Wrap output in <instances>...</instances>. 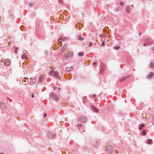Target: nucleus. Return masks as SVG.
<instances>
[{"mask_svg":"<svg viewBox=\"0 0 154 154\" xmlns=\"http://www.w3.org/2000/svg\"><path fill=\"white\" fill-rule=\"evenodd\" d=\"M49 74L51 76L55 77L57 79H59L60 76L57 72H56L54 70H51L49 72Z\"/></svg>","mask_w":154,"mask_h":154,"instance_id":"nucleus-1","label":"nucleus"},{"mask_svg":"<svg viewBox=\"0 0 154 154\" xmlns=\"http://www.w3.org/2000/svg\"><path fill=\"white\" fill-rule=\"evenodd\" d=\"M49 96L50 97L52 98V99L55 101L58 102L59 100V99L57 95L54 92H51L49 94Z\"/></svg>","mask_w":154,"mask_h":154,"instance_id":"nucleus-2","label":"nucleus"},{"mask_svg":"<svg viewBox=\"0 0 154 154\" xmlns=\"http://www.w3.org/2000/svg\"><path fill=\"white\" fill-rule=\"evenodd\" d=\"M87 119L85 116H81L78 119V121L81 122L85 123L87 121Z\"/></svg>","mask_w":154,"mask_h":154,"instance_id":"nucleus-3","label":"nucleus"},{"mask_svg":"<svg viewBox=\"0 0 154 154\" xmlns=\"http://www.w3.org/2000/svg\"><path fill=\"white\" fill-rule=\"evenodd\" d=\"M56 135L55 134H52L50 132H48L47 133V137L49 138H53Z\"/></svg>","mask_w":154,"mask_h":154,"instance_id":"nucleus-4","label":"nucleus"},{"mask_svg":"<svg viewBox=\"0 0 154 154\" xmlns=\"http://www.w3.org/2000/svg\"><path fill=\"white\" fill-rule=\"evenodd\" d=\"M107 153L108 154H110L112 152V148L111 146H108L106 148Z\"/></svg>","mask_w":154,"mask_h":154,"instance_id":"nucleus-5","label":"nucleus"},{"mask_svg":"<svg viewBox=\"0 0 154 154\" xmlns=\"http://www.w3.org/2000/svg\"><path fill=\"white\" fill-rule=\"evenodd\" d=\"M64 56L66 59L72 57V53L69 52L68 53L65 54Z\"/></svg>","mask_w":154,"mask_h":154,"instance_id":"nucleus-6","label":"nucleus"},{"mask_svg":"<svg viewBox=\"0 0 154 154\" xmlns=\"http://www.w3.org/2000/svg\"><path fill=\"white\" fill-rule=\"evenodd\" d=\"M10 60H4V63L5 64V65L7 66H9L10 64Z\"/></svg>","mask_w":154,"mask_h":154,"instance_id":"nucleus-7","label":"nucleus"},{"mask_svg":"<svg viewBox=\"0 0 154 154\" xmlns=\"http://www.w3.org/2000/svg\"><path fill=\"white\" fill-rule=\"evenodd\" d=\"M0 107L2 109L5 110L6 107L5 105V103L3 102H1L0 103Z\"/></svg>","mask_w":154,"mask_h":154,"instance_id":"nucleus-8","label":"nucleus"},{"mask_svg":"<svg viewBox=\"0 0 154 154\" xmlns=\"http://www.w3.org/2000/svg\"><path fill=\"white\" fill-rule=\"evenodd\" d=\"M32 79V78H30V79L31 80ZM36 80H37L36 78H33L32 80H31V81L30 82V83L32 85H33L36 82Z\"/></svg>","mask_w":154,"mask_h":154,"instance_id":"nucleus-9","label":"nucleus"},{"mask_svg":"<svg viewBox=\"0 0 154 154\" xmlns=\"http://www.w3.org/2000/svg\"><path fill=\"white\" fill-rule=\"evenodd\" d=\"M129 77V75H127L125 76H123L122 78L119 80V82H122L124 80H126Z\"/></svg>","mask_w":154,"mask_h":154,"instance_id":"nucleus-10","label":"nucleus"},{"mask_svg":"<svg viewBox=\"0 0 154 154\" xmlns=\"http://www.w3.org/2000/svg\"><path fill=\"white\" fill-rule=\"evenodd\" d=\"M154 75V73L152 72H150L149 74L147 76V78L149 79H150L152 78Z\"/></svg>","mask_w":154,"mask_h":154,"instance_id":"nucleus-11","label":"nucleus"},{"mask_svg":"<svg viewBox=\"0 0 154 154\" xmlns=\"http://www.w3.org/2000/svg\"><path fill=\"white\" fill-rule=\"evenodd\" d=\"M91 109L93 112L95 113L96 112V108L95 106L93 105H91Z\"/></svg>","mask_w":154,"mask_h":154,"instance_id":"nucleus-12","label":"nucleus"},{"mask_svg":"<svg viewBox=\"0 0 154 154\" xmlns=\"http://www.w3.org/2000/svg\"><path fill=\"white\" fill-rule=\"evenodd\" d=\"M84 38L82 37L81 34L79 35L78 37V39L81 41H82L84 39Z\"/></svg>","mask_w":154,"mask_h":154,"instance_id":"nucleus-13","label":"nucleus"},{"mask_svg":"<svg viewBox=\"0 0 154 154\" xmlns=\"http://www.w3.org/2000/svg\"><path fill=\"white\" fill-rule=\"evenodd\" d=\"M73 69V67L72 66H71L70 67H66V70L67 72H70L72 71Z\"/></svg>","mask_w":154,"mask_h":154,"instance_id":"nucleus-14","label":"nucleus"},{"mask_svg":"<svg viewBox=\"0 0 154 154\" xmlns=\"http://www.w3.org/2000/svg\"><path fill=\"white\" fill-rule=\"evenodd\" d=\"M44 79L43 76L42 75H40L38 78L39 82H42Z\"/></svg>","mask_w":154,"mask_h":154,"instance_id":"nucleus-15","label":"nucleus"},{"mask_svg":"<svg viewBox=\"0 0 154 154\" xmlns=\"http://www.w3.org/2000/svg\"><path fill=\"white\" fill-rule=\"evenodd\" d=\"M144 126H145L144 124H140L139 125V129L140 130H142L143 127H144Z\"/></svg>","mask_w":154,"mask_h":154,"instance_id":"nucleus-16","label":"nucleus"},{"mask_svg":"<svg viewBox=\"0 0 154 154\" xmlns=\"http://www.w3.org/2000/svg\"><path fill=\"white\" fill-rule=\"evenodd\" d=\"M27 56L26 54L24 53L22 55L21 58L23 59H25L26 57Z\"/></svg>","mask_w":154,"mask_h":154,"instance_id":"nucleus-17","label":"nucleus"},{"mask_svg":"<svg viewBox=\"0 0 154 154\" xmlns=\"http://www.w3.org/2000/svg\"><path fill=\"white\" fill-rule=\"evenodd\" d=\"M84 55V53L83 52H79L78 53V55L80 57H82Z\"/></svg>","mask_w":154,"mask_h":154,"instance_id":"nucleus-18","label":"nucleus"},{"mask_svg":"<svg viewBox=\"0 0 154 154\" xmlns=\"http://www.w3.org/2000/svg\"><path fill=\"white\" fill-rule=\"evenodd\" d=\"M150 67L151 68H153L154 67V61L152 63H150Z\"/></svg>","mask_w":154,"mask_h":154,"instance_id":"nucleus-19","label":"nucleus"},{"mask_svg":"<svg viewBox=\"0 0 154 154\" xmlns=\"http://www.w3.org/2000/svg\"><path fill=\"white\" fill-rule=\"evenodd\" d=\"M130 11V6H128L127 8V13H129Z\"/></svg>","mask_w":154,"mask_h":154,"instance_id":"nucleus-20","label":"nucleus"},{"mask_svg":"<svg viewBox=\"0 0 154 154\" xmlns=\"http://www.w3.org/2000/svg\"><path fill=\"white\" fill-rule=\"evenodd\" d=\"M152 142V140L150 139H148L147 140V143L149 144H150Z\"/></svg>","mask_w":154,"mask_h":154,"instance_id":"nucleus-21","label":"nucleus"},{"mask_svg":"<svg viewBox=\"0 0 154 154\" xmlns=\"http://www.w3.org/2000/svg\"><path fill=\"white\" fill-rule=\"evenodd\" d=\"M142 134L143 136H145L146 134V132L145 130H143L142 133Z\"/></svg>","mask_w":154,"mask_h":154,"instance_id":"nucleus-22","label":"nucleus"},{"mask_svg":"<svg viewBox=\"0 0 154 154\" xmlns=\"http://www.w3.org/2000/svg\"><path fill=\"white\" fill-rule=\"evenodd\" d=\"M60 40H61L62 41H64L66 39V38H63L62 36H61L60 37Z\"/></svg>","mask_w":154,"mask_h":154,"instance_id":"nucleus-23","label":"nucleus"},{"mask_svg":"<svg viewBox=\"0 0 154 154\" xmlns=\"http://www.w3.org/2000/svg\"><path fill=\"white\" fill-rule=\"evenodd\" d=\"M25 28H26V27L25 26H23V25L21 26L20 27L21 30L22 31L23 30V29H25Z\"/></svg>","mask_w":154,"mask_h":154,"instance_id":"nucleus-24","label":"nucleus"},{"mask_svg":"<svg viewBox=\"0 0 154 154\" xmlns=\"http://www.w3.org/2000/svg\"><path fill=\"white\" fill-rule=\"evenodd\" d=\"M119 48H120L119 47H118V46H115V47H113L114 49H115L116 50H118Z\"/></svg>","mask_w":154,"mask_h":154,"instance_id":"nucleus-25","label":"nucleus"},{"mask_svg":"<svg viewBox=\"0 0 154 154\" xmlns=\"http://www.w3.org/2000/svg\"><path fill=\"white\" fill-rule=\"evenodd\" d=\"M93 44V43L92 42H89V43L88 45V47H91L92 46V45Z\"/></svg>","mask_w":154,"mask_h":154,"instance_id":"nucleus-26","label":"nucleus"},{"mask_svg":"<svg viewBox=\"0 0 154 154\" xmlns=\"http://www.w3.org/2000/svg\"><path fill=\"white\" fill-rule=\"evenodd\" d=\"M31 97L32 98H34L35 97L34 94L33 93H32L31 94Z\"/></svg>","mask_w":154,"mask_h":154,"instance_id":"nucleus-27","label":"nucleus"},{"mask_svg":"<svg viewBox=\"0 0 154 154\" xmlns=\"http://www.w3.org/2000/svg\"><path fill=\"white\" fill-rule=\"evenodd\" d=\"M92 64L93 66H94L96 64V62H94L92 63Z\"/></svg>","mask_w":154,"mask_h":154,"instance_id":"nucleus-28","label":"nucleus"},{"mask_svg":"<svg viewBox=\"0 0 154 154\" xmlns=\"http://www.w3.org/2000/svg\"><path fill=\"white\" fill-rule=\"evenodd\" d=\"M100 74H101V73H102L103 72V70L102 69H100Z\"/></svg>","mask_w":154,"mask_h":154,"instance_id":"nucleus-29","label":"nucleus"},{"mask_svg":"<svg viewBox=\"0 0 154 154\" xmlns=\"http://www.w3.org/2000/svg\"><path fill=\"white\" fill-rule=\"evenodd\" d=\"M102 44L103 46H104L105 45L104 42L103 41L102 43Z\"/></svg>","mask_w":154,"mask_h":154,"instance_id":"nucleus-30","label":"nucleus"},{"mask_svg":"<svg viewBox=\"0 0 154 154\" xmlns=\"http://www.w3.org/2000/svg\"><path fill=\"white\" fill-rule=\"evenodd\" d=\"M124 4V3L123 2H121L120 3V5H121V6H123Z\"/></svg>","mask_w":154,"mask_h":154,"instance_id":"nucleus-31","label":"nucleus"},{"mask_svg":"<svg viewBox=\"0 0 154 154\" xmlns=\"http://www.w3.org/2000/svg\"><path fill=\"white\" fill-rule=\"evenodd\" d=\"M97 107L99 106L100 107V104H98V103H97Z\"/></svg>","mask_w":154,"mask_h":154,"instance_id":"nucleus-32","label":"nucleus"},{"mask_svg":"<svg viewBox=\"0 0 154 154\" xmlns=\"http://www.w3.org/2000/svg\"><path fill=\"white\" fill-rule=\"evenodd\" d=\"M57 88H57V87H54V90H56V89H57Z\"/></svg>","mask_w":154,"mask_h":154,"instance_id":"nucleus-33","label":"nucleus"},{"mask_svg":"<svg viewBox=\"0 0 154 154\" xmlns=\"http://www.w3.org/2000/svg\"><path fill=\"white\" fill-rule=\"evenodd\" d=\"M59 2L60 3H62L63 2V0H59Z\"/></svg>","mask_w":154,"mask_h":154,"instance_id":"nucleus-34","label":"nucleus"},{"mask_svg":"<svg viewBox=\"0 0 154 154\" xmlns=\"http://www.w3.org/2000/svg\"><path fill=\"white\" fill-rule=\"evenodd\" d=\"M47 116L46 113H45L44 115V117H45Z\"/></svg>","mask_w":154,"mask_h":154,"instance_id":"nucleus-35","label":"nucleus"},{"mask_svg":"<svg viewBox=\"0 0 154 154\" xmlns=\"http://www.w3.org/2000/svg\"><path fill=\"white\" fill-rule=\"evenodd\" d=\"M93 97H95L96 96V95L95 94H94L93 95Z\"/></svg>","mask_w":154,"mask_h":154,"instance_id":"nucleus-36","label":"nucleus"},{"mask_svg":"<svg viewBox=\"0 0 154 154\" xmlns=\"http://www.w3.org/2000/svg\"><path fill=\"white\" fill-rule=\"evenodd\" d=\"M152 118H153L152 119H153V122H154V123L153 122H152V123L154 125V116H153Z\"/></svg>","mask_w":154,"mask_h":154,"instance_id":"nucleus-37","label":"nucleus"},{"mask_svg":"<svg viewBox=\"0 0 154 154\" xmlns=\"http://www.w3.org/2000/svg\"><path fill=\"white\" fill-rule=\"evenodd\" d=\"M45 54H46V55L48 54V53H47V51H45Z\"/></svg>","mask_w":154,"mask_h":154,"instance_id":"nucleus-38","label":"nucleus"},{"mask_svg":"<svg viewBox=\"0 0 154 154\" xmlns=\"http://www.w3.org/2000/svg\"><path fill=\"white\" fill-rule=\"evenodd\" d=\"M15 52L16 53H17V50H15Z\"/></svg>","mask_w":154,"mask_h":154,"instance_id":"nucleus-39","label":"nucleus"},{"mask_svg":"<svg viewBox=\"0 0 154 154\" xmlns=\"http://www.w3.org/2000/svg\"><path fill=\"white\" fill-rule=\"evenodd\" d=\"M29 6L31 7L32 6V4H30L29 5Z\"/></svg>","mask_w":154,"mask_h":154,"instance_id":"nucleus-40","label":"nucleus"},{"mask_svg":"<svg viewBox=\"0 0 154 154\" xmlns=\"http://www.w3.org/2000/svg\"><path fill=\"white\" fill-rule=\"evenodd\" d=\"M143 46H146V44L145 43H144L143 45Z\"/></svg>","mask_w":154,"mask_h":154,"instance_id":"nucleus-41","label":"nucleus"},{"mask_svg":"<svg viewBox=\"0 0 154 154\" xmlns=\"http://www.w3.org/2000/svg\"><path fill=\"white\" fill-rule=\"evenodd\" d=\"M57 88L58 89V90H61V88Z\"/></svg>","mask_w":154,"mask_h":154,"instance_id":"nucleus-42","label":"nucleus"},{"mask_svg":"<svg viewBox=\"0 0 154 154\" xmlns=\"http://www.w3.org/2000/svg\"><path fill=\"white\" fill-rule=\"evenodd\" d=\"M116 11H119V9H118V8H117L116 9Z\"/></svg>","mask_w":154,"mask_h":154,"instance_id":"nucleus-43","label":"nucleus"},{"mask_svg":"<svg viewBox=\"0 0 154 154\" xmlns=\"http://www.w3.org/2000/svg\"><path fill=\"white\" fill-rule=\"evenodd\" d=\"M99 110H98V109L97 108V113L99 112Z\"/></svg>","mask_w":154,"mask_h":154,"instance_id":"nucleus-44","label":"nucleus"},{"mask_svg":"<svg viewBox=\"0 0 154 154\" xmlns=\"http://www.w3.org/2000/svg\"><path fill=\"white\" fill-rule=\"evenodd\" d=\"M18 48L17 47H16L15 48L16 50H17L18 49Z\"/></svg>","mask_w":154,"mask_h":154,"instance_id":"nucleus-45","label":"nucleus"},{"mask_svg":"<svg viewBox=\"0 0 154 154\" xmlns=\"http://www.w3.org/2000/svg\"><path fill=\"white\" fill-rule=\"evenodd\" d=\"M103 35L100 34V37H101Z\"/></svg>","mask_w":154,"mask_h":154,"instance_id":"nucleus-46","label":"nucleus"},{"mask_svg":"<svg viewBox=\"0 0 154 154\" xmlns=\"http://www.w3.org/2000/svg\"><path fill=\"white\" fill-rule=\"evenodd\" d=\"M59 42V43H62V42L61 41H60Z\"/></svg>","mask_w":154,"mask_h":154,"instance_id":"nucleus-47","label":"nucleus"},{"mask_svg":"<svg viewBox=\"0 0 154 154\" xmlns=\"http://www.w3.org/2000/svg\"><path fill=\"white\" fill-rule=\"evenodd\" d=\"M0 154H4V153L3 152H1L0 153Z\"/></svg>","mask_w":154,"mask_h":154,"instance_id":"nucleus-48","label":"nucleus"},{"mask_svg":"<svg viewBox=\"0 0 154 154\" xmlns=\"http://www.w3.org/2000/svg\"><path fill=\"white\" fill-rule=\"evenodd\" d=\"M141 34V32L139 33V35H140Z\"/></svg>","mask_w":154,"mask_h":154,"instance_id":"nucleus-49","label":"nucleus"},{"mask_svg":"<svg viewBox=\"0 0 154 154\" xmlns=\"http://www.w3.org/2000/svg\"><path fill=\"white\" fill-rule=\"evenodd\" d=\"M79 124L78 125V127H79Z\"/></svg>","mask_w":154,"mask_h":154,"instance_id":"nucleus-50","label":"nucleus"},{"mask_svg":"<svg viewBox=\"0 0 154 154\" xmlns=\"http://www.w3.org/2000/svg\"><path fill=\"white\" fill-rule=\"evenodd\" d=\"M153 50H154V47H153Z\"/></svg>","mask_w":154,"mask_h":154,"instance_id":"nucleus-51","label":"nucleus"},{"mask_svg":"<svg viewBox=\"0 0 154 154\" xmlns=\"http://www.w3.org/2000/svg\"><path fill=\"white\" fill-rule=\"evenodd\" d=\"M95 44H96V43H94V45H95Z\"/></svg>","mask_w":154,"mask_h":154,"instance_id":"nucleus-52","label":"nucleus"}]
</instances>
